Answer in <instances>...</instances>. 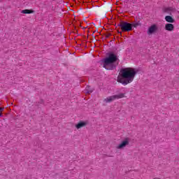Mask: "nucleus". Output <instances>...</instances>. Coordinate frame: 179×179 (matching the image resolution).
<instances>
[{
  "label": "nucleus",
  "instance_id": "f257e3e1",
  "mask_svg": "<svg viewBox=\"0 0 179 179\" xmlns=\"http://www.w3.org/2000/svg\"><path fill=\"white\" fill-rule=\"evenodd\" d=\"M138 73L135 69L124 68L120 70L119 76H117V81L122 83L124 86H127L129 83L134 82L135 76Z\"/></svg>",
  "mask_w": 179,
  "mask_h": 179
},
{
  "label": "nucleus",
  "instance_id": "f03ea898",
  "mask_svg": "<svg viewBox=\"0 0 179 179\" xmlns=\"http://www.w3.org/2000/svg\"><path fill=\"white\" fill-rule=\"evenodd\" d=\"M107 55L108 57L102 60L103 66V68H105V69L113 71V69H115L116 66L115 64H117V65H118V63L120 62V59H118L117 55H115L113 52L108 53Z\"/></svg>",
  "mask_w": 179,
  "mask_h": 179
},
{
  "label": "nucleus",
  "instance_id": "7ed1b4c3",
  "mask_svg": "<svg viewBox=\"0 0 179 179\" xmlns=\"http://www.w3.org/2000/svg\"><path fill=\"white\" fill-rule=\"evenodd\" d=\"M117 26L120 27L122 31H131L133 30L132 24L127 22H121L117 24Z\"/></svg>",
  "mask_w": 179,
  "mask_h": 179
},
{
  "label": "nucleus",
  "instance_id": "20e7f679",
  "mask_svg": "<svg viewBox=\"0 0 179 179\" xmlns=\"http://www.w3.org/2000/svg\"><path fill=\"white\" fill-rule=\"evenodd\" d=\"M124 97H125V94L120 93L117 95H113L107 97L106 99H104V101H106V103H111V101H114V100H116V99H124Z\"/></svg>",
  "mask_w": 179,
  "mask_h": 179
},
{
  "label": "nucleus",
  "instance_id": "39448f33",
  "mask_svg": "<svg viewBox=\"0 0 179 179\" xmlns=\"http://www.w3.org/2000/svg\"><path fill=\"white\" fill-rule=\"evenodd\" d=\"M129 145V138H126L122 143L117 147V149H124Z\"/></svg>",
  "mask_w": 179,
  "mask_h": 179
},
{
  "label": "nucleus",
  "instance_id": "423d86ee",
  "mask_svg": "<svg viewBox=\"0 0 179 179\" xmlns=\"http://www.w3.org/2000/svg\"><path fill=\"white\" fill-rule=\"evenodd\" d=\"M158 27L156 24H152L151 27H149L148 31V34H153L157 31Z\"/></svg>",
  "mask_w": 179,
  "mask_h": 179
},
{
  "label": "nucleus",
  "instance_id": "0eeeda50",
  "mask_svg": "<svg viewBox=\"0 0 179 179\" xmlns=\"http://www.w3.org/2000/svg\"><path fill=\"white\" fill-rule=\"evenodd\" d=\"M164 12L171 15V13H176V12H177V9H176L174 7H168L164 9Z\"/></svg>",
  "mask_w": 179,
  "mask_h": 179
},
{
  "label": "nucleus",
  "instance_id": "6e6552de",
  "mask_svg": "<svg viewBox=\"0 0 179 179\" xmlns=\"http://www.w3.org/2000/svg\"><path fill=\"white\" fill-rule=\"evenodd\" d=\"M165 30H167V31H173V30H174V25L170 23L166 24Z\"/></svg>",
  "mask_w": 179,
  "mask_h": 179
},
{
  "label": "nucleus",
  "instance_id": "1a4fd4ad",
  "mask_svg": "<svg viewBox=\"0 0 179 179\" xmlns=\"http://www.w3.org/2000/svg\"><path fill=\"white\" fill-rule=\"evenodd\" d=\"M86 125H87L86 122H80L76 125V128H77V129H80V128H83V127H86Z\"/></svg>",
  "mask_w": 179,
  "mask_h": 179
},
{
  "label": "nucleus",
  "instance_id": "9d476101",
  "mask_svg": "<svg viewBox=\"0 0 179 179\" xmlns=\"http://www.w3.org/2000/svg\"><path fill=\"white\" fill-rule=\"evenodd\" d=\"M166 22H168V23H174L175 20H173V17L170 15H166L165 17Z\"/></svg>",
  "mask_w": 179,
  "mask_h": 179
},
{
  "label": "nucleus",
  "instance_id": "9b49d317",
  "mask_svg": "<svg viewBox=\"0 0 179 179\" xmlns=\"http://www.w3.org/2000/svg\"><path fill=\"white\" fill-rule=\"evenodd\" d=\"M21 13L30 15V13H34V10H29V9H25V10H22L21 11Z\"/></svg>",
  "mask_w": 179,
  "mask_h": 179
},
{
  "label": "nucleus",
  "instance_id": "f8f14e48",
  "mask_svg": "<svg viewBox=\"0 0 179 179\" xmlns=\"http://www.w3.org/2000/svg\"><path fill=\"white\" fill-rule=\"evenodd\" d=\"M85 90H86V93H88L89 94H90V93L93 92V90H92L90 86H87L85 88Z\"/></svg>",
  "mask_w": 179,
  "mask_h": 179
},
{
  "label": "nucleus",
  "instance_id": "ddd939ff",
  "mask_svg": "<svg viewBox=\"0 0 179 179\" xmlns=\"http://www.w3.org/2000/svg\"><path fill=\"white\" fill-rule=\"evenodd\" d=\"M132 24V27H137L138 26H142V24H141V22H137L136 23H133Z\"/></svg>",
  "mask_w": 179,
  "mask_h": 179
},
{
  "label": "nucleus",
  "instance_id": "4468645a",
  "mask_svg": "<svg viewBox=\"0 0 179 179\" xmlns=\"http://www.w3.org/2000/svg\"><path fill=\"white\" fill-rule=\"evenodd\" d=\"M1 111H3V108H0V117H1Z\"/></svg>",
  "mask_w": 179,
  "mask_h": 179
},
{
  "label": "nucleus",
  "instance_id": "2eb2a0df",
  "mask_svg": "<svg viewBox=\"0 0 179 179\" xmlns=\"http://www.w3.org/2000/svg\"><path fill=\"white\" fill-rule=\"evenodd\" d=\"M110 36V34L108 36H107V37H109Z\"/></svg>",
  "mask_w": 179,
  "mask_h": 179
}]
</instances>
